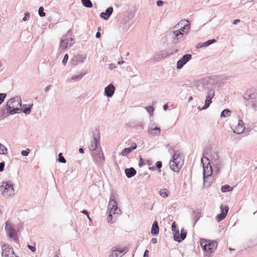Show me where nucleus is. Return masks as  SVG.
Returning a JSON list of instances; mask_svg holds the SVG:
<instances>
[{
  "label": "nucleus",
  "instance_id": "obj_53",
  "mask_svg": "<svg viewBox=\"0 0 257 257\" xmlns=\"http://www.w3.org/2000/svg\"><path fill=\"white\" fill-rule=\"evenodd\" d=\"M28 247L33 252H34L36 250V248L35 246L28 244Z\"/></svg>",
  "mask_w": 257,
  "mask_h": 257
},
{
  "label": "nucleus",
  "instance_id": "obj_9",
  "mask_svg": "<svg viewBox=\"0 0 257 257\" xmlns=\"http://www.w3.org/2000/svg\"><path fill=\"white\" fill-rule=\"evenodd\" d=\"M100 147V135L98 133H93V139L88 145L89 149L93 152L97 150Z\"/></svg>",
  "mask_w": 257,
  "mask_h": 257
},
{
  "label": "nucleus",
  "instance_id": "obj_19",
  "mask_svg": "<svg viewBox=\"0 0 257 257\" xmlns=\"http://www.w3.org/2000/svg\"><path fill=\"white\" fill-rule=\"evenodd\" d=\"M115 87L112 84H109L104 89V94L108 97H111L115 91Z\"/></svg>",
  "mask_w": 257,
  "mask_h": 257
},
{
  "label": "nucleus",
  "instance_id": "obj_43",
  "mask_svg": "<svg viewBox=\"0 0 257 257\" xmlns=\"http://www.w3.org/2000/svg\"><path fill=\"white\" fill-rule=\"evenodd\" d=\"M30 152V149H27L25 150L22 151L21 154H22V155H23L24 156H27L29 155Z\"/></svg>",
  "mask_w": 257,
  "mask_h": 257
},
{
  "label": "nucleus",
  "instance_id": "obj_29",
  "mask_svg": "<svg viewBox=\"0 0 257 257\" xmlns=\"http://www.w3.org/2000/svg\"><path fill=\"white\" fill-rule=\"evenodd\" d=\"M132 25V23L130 22V19H126L124 20L123 24L121 26L122 29L123 31V32H125L127 31Z\"/></svg>",
  "mask_w": 257,
  "mask_h": 257
},
{
  "label": "nucleus",
  "instance_id": "obj_18",
  "mask_svg": "<svg viewBox=\"0 0 257 257\" xmlns=\"http://www.w3.org/2000/svg\"><path fill=\"white\" fill-rule=\"evenodd\" d=\"M203 164V179H204V185L205 184V179L206 177L210 176L212 175L213 171H212V166L210 164V165H208V162L207 163V165L206 166H204V163H202Z\"/></svg>",
  "mask_w": 257,
  "mask_h": 257
},
{
  "label": "nucleus",
  "instance_id": "obj_63",
  "mask_svg": "<svg viewBox=\"0 0 257 257\" xmlns=\"http://www.w3.org/2000/svg\"><path fill=\"white\" fill-rule=\"evenodd\" d=\"M82 212L84 214H86L87 216H88V212L85 210H83Z\"/></svg>",
  "mask_w": 257,
  "mask_h": 257
},
{
  "label": "nucleus",
  "instance_id": "obj_55",
  "mask_svg": "<svg viewBox=\"0 0 257 257\" xmlns=\"http://www.w3.org/2000/svg\"><path fill=\"white\" fill-rule=\"evenodd\" d=\"M196 48H198H198H202V47H204V46H203V43H198V44L196 45Z\"/></svg>",
  "mask_w": 257,
  "mask_h": 257
},
{
  "label": "nucleus",
  "instance_id": "obj_17",
  "mask_svg": "<svg viewBox=\"0 0 257 257\" xmlns=\"http://www.w3.org/2000/svg\"><path fill=\"white\" fill-rule=\"evenodd\" d=\"M220 208L221 210V212L217 215L216 217V219L218 222L222 220L225 218L229 209L227 206H223V205L220 206Z\"/></svg>",
  "mask_w": 257,
  "mask_h": 257
},
{
  "label": "nucleus",
  "instance_id": "obj_40",
  "mask_svg": "<svg viewBox=\"0 0 257 257\" xmlns=\"http://www.w3.org/2000/svg\"><path fill=\"white\" fill-rule=\"evenodd\" d=\"M44 11V8L43 7H40L39 8V11H38L39 15L41 17H43L45 16V15H46V14Z\"/></svg>",
  "mask_w": 257,
  "mask_h": 257
},
{
  "label": "nucleus",
  "instance_id": "obj_41",
  "mask_svg": "<svg viewBox=\"0 0 257 257\" xmlns=\"http://www.w3.org/2000/svg\"><path fill=\"white\" fill-rule=\"evenodd\" d=\"M33 106V104H31L29 106V107H27V108H25L24 110H23V112L26 114V115H28V114H29L31 112V107L32 106Z\"/></svg>",
  "mask_w": 257,
  "mask_h": 257
},
{
  "label": "nucleus",
  "instance_id": "obj_61",
  "mask_svg": "<svg viewBox=\"0 0 257 257\" xmlns=\"http://www.w3.org/2000/svg\"><path fill=\"white\" fill-rule=\"evenodd\" d=\"M168 107V104H165L164 105H163V109L164 110H166L167 109Z\"/></svg>",
  "mask_w": 257,
  "mask_h": 257
},
{
  "label": "nucleus",
  "instance_id": "obj_27",
  "mask_svg": "<svg viewBox=\"0 0 257 257\" xmlns=\"http://www.w3.org/2000/svg\"><path fill=\"white\" fill-rule=\"evenodd\" d=\"M136 171L134 168L125 169V173L127 178H131L136 174Z\"/></svg>",
  "mask_w": 257,
  "mask_h": 257
},
{
  "label": "nucleus",
  "instance_id": "obj_58",
  "mask_svg": "<svg viewBox=\"0 0 257 257\" xmlns=\"http://www.w3.org/2000/svg\"><path fill=\"white\" fill-rule=\"evenodd\" d=\"M151 242L154 244L156 243L157 242V239L155 238H152Z\"/></svg>",
  "mask_w": 257,
  "mask_h": 257
},
{
  "label": "nucleus",
  "instance_id": "obj_3",
  "mask_svg": "<svg viewBox=\"0 0 257 257\" xmlns=\"http://www.w3.org/2000/svg\"><path fill=\"white\" fill-rule=\"evenodd\" d=\"M207 154V150H204L203 152L204 156L201 160V163H203V161L206 160V162H208V165H210V164H212L213 167L216 169L217 171H218L221 166V161L217 154L215 152H213L210 155L209 157H206Z\"/></svg>",
  "mask_w": 257,
  "mask_h": 257
},
{
  "label": "nucleus",
  "instance_id": "obj_31",
  "mask_svg": "<svg viewBox=\"0 0 257 257\" xmlns=\"http://www.w3.org/2000/svg\"><path fill=\"white\" fill-rule=\"evenodd\" d=\"M230 114L231 111L230 110L228 109H225L221 112L220 116L221 117H227L230 116Z\"/></svg>",
  "mask_w": 257,
  "mask_h": 257
},
{
  "label": "nucleus",
  "instance_id": "obj_45",
  "mask_svg": "<svg viewBox=\"0 0 257 257\" xmlns=\"http://www.w3.org/2000/svg\"><path fill=\"white\" fill-rule=\"evenodd\" d=\"M146 109L151 115L154 110V108L152 106H149L146 107Z\"/></svg>",
  "mask_w": 257,
  "mask_h": 257
},
{
  "label": "nucleus",
  "instance_id": "obj_23",
  "mask_svg": "<svg viewBox=\"0 0 257 257\" xmlns=\"http://www.w3.org/2000/svg\"><path fill=\"white\" fill-rule=\"evenodd\" d=\"M137 144L134 143L129 148H126L124 149L120 153L119 155L123 156H126L129 153H130L133 150L137 148Z\"/></svg>",
  "mask_w": 257,
  "mask_h": 257
},
{
  "label": "nucleus",
  "instance_id": "obj_33",
  "mask_svg": "<svg viewBox=\"0 0 257 257\" xmlns=\"http://www.w3.org/2000/svg\"><path fill=\"white\" fill-rule=\"evenodd\" d=\"M6 113L7 112L6 111V108L5 107H2L0 109V119H3L7 116Z\"/></svg>",
  "mask_w": 257,
  "mask_h": 257
},
{
  "label": "nucleus",
  "instance_id": "obj_22",
  "mask_svg": "<svg viewBox=\"0 0 257 257\" xmlns=\"http://www.w3.org/2000/svg\"><path fill=\"white\" fill-rule=\"evenodd\" d=\"M245 105L248 108H251L254 110H256L257 109V100L256 97L254 98L253 99H251L244 101Z\"/></svg>",
  "mask_w": 257,
  "mask_h": 257
},
{
  "label": "nucleus",
  "instance_id": "obj_12",
  "mask_svg": "<svg viewBox=\"0 0 257 257\" xmlns=\"http://www.w3.org/2000/svg\"><path fill=\"white\" fill-rule=\"evenodd\" d=\"M192 58V55L189 54H185L183 56L182 58L178 61L177 63V68L181 69L183 66L186 64Z\"/></svg>",
  "mask_w": 257,
  "mask_h": 257
},
{
  "label": "nucleus",
  "instance_id": "obj_51",
  "mask_svg": "<svg viewBox=\"0 0 257 257\" xmlns=\"http://www.w3.org/2000/svg\"><path fill=\"white\" fill-rule=\"evenodd\" d=\"M144 165H145V162H144L143 159L142 158H141L140 160V162L139 163V166L140 167H142Z\"/></svg>",
  "mask_w": 257,
  "mask_h": 257
},
{
  "label": "nucleus",
  "instance_id": "obj_49",
  "mask_svg": "<svg viewBox=\"0 0 257 257\" xmlns=\"http://www.w3.org/2000/svg\"><path fill=\"white\" fill-rule=\"evenodd\" d=\"M5 165V164L4 162H2L0 163V172H2L4 171Z\"/></svg>",
  "mask_w": 257,
  "mask_h": 257
},
{
  "label": "nucleus",
  "instance_id": "obj_44",
  "mask_svg": "<svg viewBox=\"0 0 257 257\" xmlns=\"http://www.w3.org/2000/svg\"><path fill=\"white\" fill-rule=\"evenodd\" d=\"M68 57H69V56H68V55L67 54H66L64 55V58H63V60H62V63H63L64 65H65V64L67 62L68 60Z\"/></svg>",
  "mask_w": 257,
  "mask_h": 257
},
{
  "label": "nucleus",
  "instance_id": "obj_26",
  "mask_svg": "<svg viewBox=\"0 0 257 257\" xmlns=\"http://www.w3.org/2000/svg\"><path fill=\"white\" fill-rule=\"evenodd\" d=\"M255 94L252 92L251 91H246L244 95V101H246L249 100L253 99L255 98Z\"/></svg>",
  "mask_w": 257,
  "mask_h": 257
},
{
  "label": "nucleus",
  "instance_id": "obj_59",
  "mask_svg": "<svg viewBox=\"0 0 257 257\" xmlns=\"http://www.w3.org/2000/svg\"><path fill=\"white\" fill-rule=\"evenodd\" d=\"M51 85H48V86H47L45 89V92H47L48 91L50 90V89H51Z\"/></svg>",
  "mask_w": 257,
  "mask_h": 257
},
{
  "label": "nucleus",
  "instance_id": "obj_46",
  "mask_svg": "<svg viewBox=\"0 0 257 257\" xmlns=\"http://www.w3.org/2000/svg\"><path fill=\"white\" fill-rule=\"evenodd\" d=\"M171 228L173 232H174V233L176 232V231H179L177 229V226L175 221L173 222V223L172 224Z\"/></svg>",
  "mask_w": 257,
  "mask_h": 257
},
{
  "label": "nucleus",
  "instance_id": "obj_50",
  "mask_svg": "<svg viewBox=\"0 0 257 257\" xmlns=\"http://www.w3.org/2000/svg\"><path fill=\"white\" fill-rule=\"evenodd\" d=\"M116 68V65L113 63H111L109 65L108 68L110 70H113Z\"/></svg>",
  "mask_w": 257,
  "mask_h": 257
},
{
  "label": "nucleus",
  "instance_id": "obj_57",
  "mask_svg": "<svg viewBox=\"0 0 257 257\" xmlns=\"http://www.w3.org/2000/svg\"><path fill=\"white\" fill-rule=\"evenodd\" d=\"M199 216H197V215H196L194 217V225L196 223V222L199 220Z\"/></svg>",
  "mask_w": 257,
  "mask_h": 257
},
{
  "label": "nucleus",
  "instance_id": "obj_24",
  "mask_svg": "<svg viewBox=\"0 0 257 257\" xmlns=\"http://www.w3.org/2000/svg\"><path fill=\"white\" fill-rule=\"evenodd\" d=\"M170 35L173 38V42L174 43L176 44L178 43V36L181 35V32L179 30L171 31L170 32Z\"/></svg>",
  "mask_w": 257,
  "mask_h": 257
},
{
  "label": "nucleus",
  "instance_id": "obj_11",
  "mask_svg": "<svg viewBox=\"0 0 257 257\" xmlns=\"http://www.w3.org/2000/svg\"><path fill=\"white\" fill-rule=\"evenodd\" d=\"M74 42L75 41L73 38H66V36L63 37L60 41V47L62 49H65L68 47H70L72 46Z\"/></svg>",
  "mask_w": 257,
  "mask_h": 257
},
{
  "label": "nucleus",
  "instance_id": "obj_2",
  "mask_svg": "<svg viewBox=\"0 0 257 257\" xmlns=\"http://www.w3.org/2000/svg\"><path fill=\"white\" fill-rule=\"evenodd\" d=\"M22 100L20 96H15L9 99L7 103L6 109L8 115L17 113V110H21Z\"/></svg>",
  "mask_w": 257,
  "mask_h": 257
},
{
  "label": "nucleus",
  "instance_id": "obj_54",
  "mask_svg": "<svg viewBox=\"0 0 257 257\" xmlns=\"http://www.w3.org/2000/svg\"><path fill=\"white\" fill-rule=\"evenodd\" d=\"M164 4V2L162 1L159 0L157 2V5L158 6H162Z\"/></svg>",
  "mask_w": 257,
  "mask_h": 257
},
{
  "label": "nucleus",
  "instance_id": "obj_7",
  "mask_svg": "<svg viewBox=\"0 0 257 257\" xmlns=\"http://www.w3.org/2000/svg\"><path fill=\"white\" fill-rule=\"evenodd\" d=\"M93 161L98 167L101 166L104 162L105 158L101 147L97 150L93 151L91 153Z\"/></svg>",
  "mask_w": 257,
  "mask_h": 257
},
{
  "label": "nucleus",
  "instance_id": "obj_60",
  "mask_svg": "<svg viewBox=\"0 0 257 257\" xmlns=\"http://www.w3.org/2000/svg\"><path fill=\"white\" fill-rule=\"evenodd\" d=\"M100 36H101V34H100V32H97L96 33V37L97 38H99L100 37Z\"/></svg>",
  "mask_w": 257,
  "mask_h": 257
},
{
  "label": "nucleus",
  "instance_id": "obj_47",
  "mask_svg": "<svg viewBox=\"0 0 257 257\" xmlns=\"http://www.w3.org/2000/svg\"><path fill=\"white\" fill-rule=\"evenodd\" d=\"M162 163L161 161H157L156 163V167L159 169V172H160V169L162 167Z\"/></svg>",
  "mask_w": 257,
  "mask_h": 257
},
{
  "label": "nucleus",
  "instance_id": "obj_20",
  "mask_svg": "<svg viewBox=\"0 0 257 257\" xmlns=\"http://www.w3.org/2000/svg\"><path fill=\"white\" fill-rule=\"evenodd\" d=\"M169 165L170 169L174 172H178L181 168V165L178 160H170Z\"/></svg>",
  "mask_w": 257,
  "mask_h": 257
},
{
  "label": "nucleus",
  "instance_id": "obj_25",
  "mask_svg": "<svg viewBox=\"0 0 257 257\" xmlns=\"http://www.w3.org/2000/svg\"><path fill=\"white\" fill-rule=\"evenodd\" d=\"M112 12L113 8L112 7H109L106 10L105 12H102L100 14V17L103 18L105 20H107L109 19Z\"/></svg>",
  "mask_w": 257,
  "mask_h": 257
},
{
  "label": "nucleus",
  "instance_id": "obj_15",
  "mask_svg": "<svg viewBox=\"0 0 257 257\" xmlns=\"http://www.w3.org/2000/svg\"><path fill=\"white\" fill-rule=\"evenodd\" d=\"M187 235V232L182 228L181 230V233H179V231H176L174 234V238L177 242H181L184 240Z\"/></svg>",
  "mask_w": 257,
  "mask_h": 257
},
{
  "label": "nucleus",
  "instance_id": "obj_52",
  "mask_svg": "<svg viewBox=\"0 0 257 257\" xmlns=\"http://www.w3.org/2000/svg\"><path fill=\"white\" fill-rule=\"evenodd\" d=\"M30 17L29 13H28V12L25 13V17L23 18V20L24 21H26L27 20V17Z\"/></svg>",
  "mask_w": 257,
  "mask_h": 257
},
{
  "label": "nucleus",
  "instance_id": "obj_64",
  "mask_svg": "<svg viewBox=\"0 0 257 257\" xmlns=\"http://www.w3.org/2000/svg\"><path fill=\"white\" fill-rule=\"evenodd\" d=\"M183 34L181 32V35L180 36H178V42L181 40L182 38L183 37Z\"/></svg>",
  "mask_w": 257,
  "mask_h": 257
},
{
  "label": "nucleus",
  "instance_id": "obj_37",
  "mask_svg": "<svg viewBox=\"0 0 257 257\" xmlns=\"http://www.w3.org/2000/svg\"><path fill=\"white\" fill-rule=\"evenodd\" d=\"M83 74H80L79 75H74L72 77V80L74 81H78L82 79L83 76Z\"/></svg>",
  "mask_w": 257,
  "mask_h": 257
},
{
  "label": "nucleus",
  "instance_id": "obj_38",
  "mask_svg": "<svg viewBox=\"0 0 257 257\" xmlns=\"http://www.w3.org/2000/svg\"><path fill=\"white\" fill-rule=\"evenodd\" d=\"M215 42H216V40H215V39L209 40L207 41L206 42L203 43V46L207 47Z\"/></svg>",
  "mask_w": 257,
  "mask_h": 257
},
{
  "label": "nucleus",
  "instance_id": "obj_13",
  "mask_svg": "<svg viewBox=\"0 0 257 257\" xmlns=\"http://www.w3.org/2000/svg\"><path fill=\"white\" fill-rule=\"evenodd\" d=\"M214 90H211L209 92H208L206 97L204 106L200 109L201 110H204L207 108L210 103L212 102V99L214 96Z\"/></svg>",
  "mask_w": 257,
  "mask_h": 257
},
{
  "label": "nucleus",
  "instance_id": "obj_21",
  "mask_svg": "<svg viewBox=\"0 0 257 257\" xmlns=\"http://www.w3.org/2000/svg\"><path fill=\"white\" fill-rule=\"evenodd\" d=\"M161 133V129L158 126L153 127V126H150L148 130V133L153 136H158L160 135Z\"/></svg>",
  "mask_w": 257,
  "mask_h": 257
},
{
  "label": "nucleus",
  "instance_id": "obj_14",
  "mask_svg": "<svg viewBox=\"0 0 257 257\" xmlns=\"http://www.w3.org/2000/svg\"><path fill=\"white\" fill-rule=\"evenodd\" d=\"M127 251V249L126 248H122L121 249H115L111 250L110 252V253L108 255V257H121Z\"/></svg>",
  "mask_w": 257,
  "mask_h": 257
},
{
  "label": "nucleus",
  "instance_id": "obj_62",
  "mask_svg": "<svg viewBox=\"0 0 257 257\" xmlns=\"http://www.w3.org/2000/svg\"><path fill=\"white\" fill-rule=\"evenodd\" d=\"M239 22V20L238 19H236V20H234L233 22V24L234 25H236L238 22Z\"/></svg>",
  "mask_w": 257,
  "mask_h": 257
},
{
  "label": "nucleus",
  "instance_id": "obj_36",
  "mask_svg": "<svg viewBox=\"0 0 257 257\" xmlns=\"http://www.w3.org/2000/svg\"><path fill=\"white\" fill-rule=\"evenodd\" d=\"M185 22H186V23H189V21L187 20H186ZM190 28V25L189 24H185L183 28L181 29L180 30L182 31L183 32H187L189 31Z\"/></svg>",
  "mask_w": 257,
  "mask_h": 257
},
{
  "label": "nucleus",
  "instance_id": "obj_32",
  "mask_svg": "<svg viewBox=\"0 0 257 257\" xmlns=\"http://www.w3.org/2000/svg\"><path fill=\"white\" fill-rule=\"evenodd\" d=\"M7 151L8 150L7 148L4 145L0 143V155L7 154Z\"/></svg>",
  "mask_w": 257,
  "mask_h": 257
},
{
  "label": "nucleus",
  "instance_id": "obj_35",
  "mask_svg": "<svg viewBox=\"0 0 257 257\" xmlns=\"http://www.w3.org/2000/svg\"><path fill=\"white\" fill-rule=\"evenodd\" d=\"M232 188H230V187L228 185H225L221 187V190L222 192H226L232 190Z\"/></svg>",
  "mask_w": 257,
  "mask_h": 257
},
{
  "label": "nucleus",
  "instance_id": "obj_56",
  "mask_svg": "<svg viewBox=\"0 0 257 257\" xmlns=\"http://www.w3.org/2000/svg\"><path fill=\"white\" fill-rule=\"evenodd\" d=\"M149 250L146 249L145 250L144 253V256L143 257H149Z\"/></svg>",
  "mask_w": 257,
  "mask_h": 257
},
{
  "label": "nucleus",
  "instance_id": "obj_28",
  "mask_svg": "<svg viewBox=\"0 0 257 257\" xmlns=\"http://www.w3.org/2000/svg\"><path fill=\"white\" fill-rule=\"evenodd\" d=\"M159 228L157 221H154L152 224L151 229V233L154 235H157L159 234Z\"/></svg>",
  "mask_w": 257,
  "mask_h": 257
},
{
  "label": "nucleus",
  "instance_id": "obj_42",
  "mask_svg": "<svg viewBox=\"0 0 257 257\" xmlns=\"http://www.w3.org/2000/svg\"><path fill=\"white\" fill-rule=\"evenodd\" d=\"M7 96V94L4 93H0V105L4 102Z\"/></svg>",
  "mask_w": 257,
  "mask_h": 257
},
{
  "label": "nucleus",
  "instance_id": "obj_1",
  "mask_svg": "<svg viewBox=\"0 0 257 257\" xmlns=\"http://www.w3.org/2000/svg\"><path fill=\"white\" fill-rule=\"evenodd\" d=\"M21 227V225L19 227L17 225H15L9 220L6 221L5 228L7 235L9 238L11 240L14 241L15 242L18 243L19 237L18 232L20 231V229Z\"/></svg>",
  "mask_w": 257,
  "mask_h": 257
},
{
  "label": "nucleus",
  "instance_id": "obj_8",
  "mask_svg": "<svg viewBox=\"0 0 257 257\" xmlns=\"http://www.w3.org/2000/svg\"><path fill=\"white\" fill-rule=\"evenodd\" d=\"M0 190L3 196L9 197L14 194L13 185L8 182H4L0 187Z\"/></svg>",
  "mask_w": 257,
  "mask_h": 257
},
{
  "label": "nucleus",
  "instance_id": "obj_30",
  "mask_svg": "<svg viewBox=\"0 0 257 257\" xmlns=\"http://www.w3.org/2000/svg\"><path fill=\"white\" fill-rule=\"evenodd\" d=\"M82 5L86 8H91L92 4L90 0H81Z\"/></svg>",
  "mask_w": 257,
  "mask_h": 257
},
{
  "label": "nucleus",
  "instance_id": "obj_39",
  "mask_svg": "<svg viewBox=\"0 0 257 257\" xmlns=\"http://www.w3.org/2000/svg\"><path fill=\"white\" fill-rule=\"evenodd\" d=\"M58 161L62 163H65L66 162L65 159L62 156V154L61 153H60L58 154Z\"/></svg>",
  "mask_w": 257,
  "mask_h": 257
},
{
  "label": "nucleus",
  "instance_id": "obj_48",
  "mask_svg": "<svg viewBox=\"0 0 257 257\" xmlns=\"http://www.w3.org/2000/svg\"><path fill=\"white\" fill-rule=\"evenodd\" d=\"M180 159L179 158V154H177L176 153H174V154L173 155V157H172V160H178Z\"/></svg>",
  "mask_w": 257,
  "mask_h": 257
},
{
  "label": "nucleus",
  "instance_id": "obj_4",
  "mask_svg": "<svg viewBox=\"0 0 257 257\" xmlns=\"http://www.w3.org/2000/svg\"><path fill=\"white\" fill-rule=\"evenodd\" d=\"M107 213H109L107 220L109 223L113 222L112 221V213L113 214L119 215L121 213V210L118 208L117 204L116 201L113 199H110L108 205Z\"/></svg>",
  "mask_w": 257,
  "mask_h": 257
},
{
  "label": "nucleus",
  "instance_id": "obj_5",
  "mask_svg": "<svg viewBox=\"0 0 257 257\" xmlns=\"http://www.w3.org/2000/svg\"><path fill=\"white\" fill-rule=\"evenodd\" d=\"M196 89L200 91H205L206 94L214 90L213 85L208 81L207 79H203L196 81L194 84Z\"/></svg>",
  "mask_w": 257,
  "mask_h": 257
},
{
  "label": "nucleus",
  "instance_id": "obj_10",
  "mask_svg": "<svg viewBox=\"0 0 257 257\" xmlns=\"http://www.w3.org/2000/svg\"><path fill=\"white\" fill-rule=\"evenodd\" d=\"M2 257H18L15 255L13 248L8 244L2 245Z\"/></svg>",
  "mask_w": 257,
  "mask_h": 257
},
{
  "label": "nucleus",
  "instance_id": "obj_6",
  "mask_svg": "<svg viewBox=\"0 0 257 257\" xmlns=\"http://www.w3.org/2000/svg\"><path fill=\"white\" fill-rule=\"evenodd\" d=\"M200 245L204 251L209 253L215 251L217 246V242L214 240H207L202 238L200 240Z\"/></svg>",
  "mask_w": 257,
  "mask_h": 257
},
{
  "label": "nucleus",
  "instance_id": "obj_16",
  "mask_svg": "<svg viewBox=\"0 0 257 257\" xmlns=\"http://www.w3.org/2000/svg\"><path fill=\"white\" fill-rule=\"evenodd\" d=\"M245 131V127L244 123L242 119H239L238 120V123L236 126L234 128H232L233 133L236 134H241Z\"/></svg>",
  "mask_w": 257,
  "mask_h": 257
},
{
  "label": "nucleus",
  "instance_id": "obj_34",
  "mask_svg": "<svg viewBox=\"0 0 257 257\" xmlns=\"http://www.w3.org/2000/svg\"><path fill=\"white\" fill-rule=\"evenodd\" d=\"M160 195L164 197H167L168 196V191L166 189H162L160 191Z\"/></svg>",
  "mask_w": 257,
  "mask_h": 257
}]
</instances>
